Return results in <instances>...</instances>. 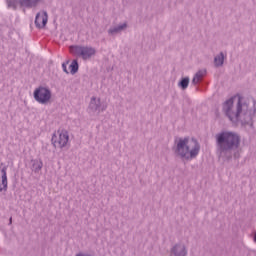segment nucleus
Segmentation results:
<instances>
[{
    "mask_svg": "<svg viewBox=\"0 0 256 256\" xmlns=\"http://www.w3.org/2000/svg\"><path fill=\"white\" fill-rule=\"evenodd\" d=\"M123 29H127V24H122L117 27H114L109 30V33H110V35H115L117 33H121V31H123Z\"/></svg>",
    "mask_w": 256,
    "mask_h": 256,
    "instance_id": "nucleus-10",
    "label": "nucleus"
},
{
    "mask_svg": "<svg viewBox=\"0 0 256 256\" xmlns=\"http://www.w3.org/2000/svg\"><path fill=\"white\" fill-rule=\"evenodd\" d=\"M34 167H36V171H41L43 169V162H35Z\"/></svg>",
    "mask_w": 256,
    "mask_h": 256,
    "instance_id": "nucleus-17",
    "label": "nucleus"
},
{
    "mask_svg": "<svg viewBox=\"0 0 256 256\" xmlns=\"http://www.w3.org/2000/svg\"><path fill=\"white\" fill-rule=\"evenodd\" d=\"M223 111L230 121H237L241 115V96L237 95L227 100L223 105Z\"/></svg>",
    "mask_w": 256,
    "mask_h": 256,
    "instance_id": "nucleus-2",
    "label": "nucleus"
},
{
    "mask_svg": "<svg viewBox=\"0 0 256 256\" xmlns=\"http://www.w3.org/2000/svg\"><path fill=\"white\" fill-rule=\"evenodd\" d=\"M205 73V71H199L198 73H196V75L193 78V83H199V81L203 79V75H205Z\"/></svg>",
    "mask_w": 256,
    "mask_h": 256,
    "instance_id": "nucleus-13",
    "label": "nucleus"
},
{
    "mask_svg": "<svg viewBox=\"0 0 256 256\" xmlns=\"http://www.w3.org/2000/svg\"><path fill=\"white\" fill-rule=\"evenodd\" d=\"M224 59H225V56L223 55V53H220V55L215 57L214 63L216 65V67H221V65H223Z\"/></svg>",
    "mask_w": 256,
    "mask_h": 256,
    "instance_id": "nucleus-12",
    "label": "nucleus"
},
{
    "mask_svg": "<svg viewBox=\"0 0 256 256\" xmlns=\"http://www.w3.org/2000/svg\"><path fill=\"white\" fill-rule=\"evenodd\" d=\"M217 143L223 151L237 149L239 147V136L231 132H223L217 135Z\"/></svg>",
    "mask_w": 256,
    "mask_h": 256,
    "instance_id": "nucleus-3",
    "label": "nucleus"
},
{
    "mask_svg": "<svg viewBox=\"0 0 256 256\" xmlns=\"http://www.w3.org/2000/svg\"><path fill=\"white\" fill-rule=\"evenodd\" d=\"M8 7H15V5L11 4V0H7Z\"/></svg>",
    "mask_w": 256,
    "mask_h": 256,
    "instance_id": "nucleus-19",
    "label": "nucleus"
},
{
    "mask_svg": "<svg viewBox=\"0 0 256 256\" xmlns=\"http://www.w3.org/2000/svg\"><path fill=\"white\" fill-rule=\"evenodd\" d=\"M201 146L194 138H180L176 141V150L175 153L182 159H194L199 155Z\"/></svg>",
    "mask_w": 256,
    "mask_h": 256,
    "instance_id": "nucleus-1",
    "label": "nucleus"
},
{
    "mask_svg": "<svg viewBox=\"0 0 256 256\" xmlns=\"http://www.w3.org/2000/svg\"><path fill=\"white\" fill-rule=\"evenodd\" d=\"M51 143L55 149H65L69 145V132L65 129H58L53 133Z\"/></svg>",
    "mask_w": 256,
    "mask_h": 256,
    "instance_id": "nucleus-4",
    "label": "nucleus"
},
{
    "mask_svg": "<svg viewBox=\"0 0 256 256\" xmlns=\"http://www.w3.org/2000/svg\"><path fill=\"white\" fill-rule=\"evenodd\" d=\"M172 251H173L175 256H185V255H187V250H185V247L181 246V245L175 246Z\"/></svg>",
    "mask_w": 256,
    "mask_h": 256,
    "instance_id": "nucleus-9",
    "label": "nucleus"
},
{
    "mask_svg": "<svg viewBox=\"0 0 256 256\" xmlns=\"http://www.w3.org/2000/svg\"><path fill=\"white\" fill-rule=\"evenodd\" d=\"M34 99L41 105H46L51 101V90L45 87L36 88L34 91Z\"/></svg>",
    "mask_w": 256,
    "mask_h": 256,
    "instance_id": "nucleus-6",
    "label": "nucleus"
},
{
    "mask_svg": "<svg viewBox=\"0 0 256 256\" xmlns=\"http://www.w3.org/2000/svg\"><path fill=\"white\" fill-rule=\"evenodd\" d=\"M70 53L72 55H75V57H81L82 59H84V61H87V59H91V57L95 55L96 51L94 50L93 47L71 46Z\"/></svg>",
    "mask_w": 256,
    "mask_h": 256,
    "instance_id": "nucleus-5",
    "label": "nucleus"
},
{
    "mask_svg": "<svg viewBox=\"0 0 256 256\" xmlns=\"http://www.w3.org/2000/svg\"><path fill=\"white\" fill-rule=\"evenodd\" d=\"M99 103H101L99 99L96 100V98H92L90 102L91 109H95L97 111V109H99Z\"/></svg>",
    "mask_w": 256,
    "mask_h": 256,
    "instance_id": "nucleus-14",
    "label": "nucleus"
},
{
    "mask_svg": "<svg viewBox=\"0 0 256 256\" xmlns=\"http://www.w3.org/2000/svg\"><path fill=\"white\" fill-rule=\"evenodd\" d=\"M69 73H71V75H75V73H77V71H79V63L77 62V60H73L72 63L69 66Z\"/></svg>",
    "mask_w": 256,
    "mask_h": 256,
    "instance_id": "nucleus-11",
    "label": "nucleus"
},
{
    "mask_svg": "<svg viewBox=\"0 0 256 256\" xmlns=\"http://www.w3.org/2000/svg\"><path fill=\"white\" fill-rule=\"evenodd\" d=\"M67 65H69V61L62 64V69H63L64 73L69 74V71L67 70Z\"/></svg>",
    "mask_w": 256,
    "mask_h": 256,
    "instance_id": "nucleus-18",
    "label": "nucleus"
},
{
    "mask_svg": "<svg viewBox=\"0 0 256 256\" xmlns=\"http://www.w3.org/2000/svg\"><path fill=\"white\" fill-rule=\"evenodd\" d=\"M20 3H21V5H24L25 7H33L35 0H20Z\"/></svg>",
    "mask_w": 256,
    "mask_h": 256,
    "instance_id": "nucleus-15",
    "label": "nucleus"
},
{
    "mask_svg": "<svg viewBox=\"0 0 256 256\" xmlns=\"http://www.w3.org/2000/svg\"><path fill=\"white\" fill-rule=\"evenodd\" d=\"M47 21H48L47 12H41L36 15L35 25L39 29H43V27L47 25Z\"/></svg>",
    "mask_w": 256,
    "mask_h": 256,
    "instance_id": "nucleus-7",
    "label": "nucleus"
},
{
    "mask_svg": "<svg viewBox=\"0 0 256 256\" xmlns=\"http://www.w3.org/2000/svg\"><path fill=\"white\" fill-rule=\"evenodd\" d=\"M7 167H0V193L7 191Z\"/></svg>",
    "mask_w": 256,
    "mask_h": 256,
    "instance_id": "nucleus-8",
    "label": "nucleus"
},
{
    "mask_svg": "<svg viewBox=\"0 0 256 256\" xmlns=\"http://www.w3.org/2000/svg\"><path fill=\"white\" fill-rule=\"evenodd\" d=\"M180 86L182 89H187V87H189V78L182 79Z\"/></svg>",
    "mask_w": 256,
    "mask_h": 256,
    "instance_id": "nucleus-16",
    "label": "nucleus"
}]
</instances>
